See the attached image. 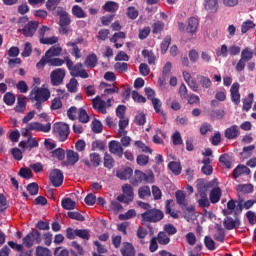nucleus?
<instances>
[{
  "instance_id": "nucleus-1",
  "label": "nucleus",
  "mask_w": 256,
  "mask_h": 256,
  "mask_svg": "<svg viewBox=\"0 0 256 256\" xmlns=\"http://www.w3.org/2000/svg\"><path fill=\"white\" fill-rule=\"evenodd\" d=\"M163 217H165V214L162 210L157 208H150L141 214L143 223H159V221H162Z\"/></svg>"
},
{
  "instance_id": "nucleus-2",
  "label": "nucleus",
  "mask_w": 256,
  "mask_h": 256,
  "mask_svg": "<svg viewBox=\"0 0 256 256\" xmlns=\"http://www.w3.org/2000/svg\"><path fill=\"white\" fill-rule=\"evenodd\" d=\"M29 97L32 103H35V101L45 103V101H49L51 91L47 88L35 87L31 90Z\"/></svg>"
},
{
  "instance_id": "nucleus-3",
  "label": "nucleus",
  "mask_w": 256,
  "mask_h": 256,
  "mask_svg": "<svg viewBox=\"0 0 256 256\" xmlns=\"http://www.w3.org/2000/svg\"><path fill=\"white\" fill-rule=\"evenodd\" d=\"M69 125L63 122H56L53 125V134L55 137H57V139H59V141H61V143L67 141L68 137H69Z\"/></svg>"
},
{
  "instance_id": "nucleus-4",
  "label": "nucleus",
  "mask_w": 256,
  "mask_h": 256,
  "mask_svg": "<svg viewBox=\"0 0 256 256\" xmlns=\"http://www.w3.org/2000/svg\"><path fill=\"white\" fill-rule=\"evenodd\" d=\"M139 183H155V174L153 172L146 174L141 170H135L132 185L137 186Z\"/></svg>"
},
{
  "instance_id": "nucleus-5",
  "label": "nucleus",
  "mask_w": 256,
  "mask_h": 256,
  "mask_svg": "<svg viewBox=\"0 0 256 256\" xmlns=\"http://www.w3.org/2000/svg\"><path fill=\"white\" fill-rule=\"evenodd\" d=\"M22 243L24 247H27V249H31L33 247V244L36 243L39 245L41 243V232L37 229H32L31 232H29L22 240Z\"/></svg>"
},
{
  "instance_id": "nucleus-6",
  "label": "nucleus",
  "mask_w": 256,
  "mask_h": 256,
  "mask_svg": "<svg viewBox=\"0 0 256 256\" xmlns=\"http://www.w3.org/2000/svg\"><path fill=\"white\" fill-rule=\"evenodd\" d=\"M233 217L227 215L223 220L224 228L227 231H233V229H239L241 227V219H239V213L237 211H234Z\"/></svg>"
},
{
  "instance_id": "nucleus-7",
  "label": "nucleus",
  "mask_w": 256,
  "mask_h": 256,
  "mask_svg": "<svg viewBox=\"0 0 256 256\" xmlns=\"http://www.w3.org/2000/svg\"><path fill=\"white\" fill-rule=\"evenodd\" d=\"M65 69L56 68L50 73L51 85L53 87H58V85H63V80L65 79Z\"/></svg>"
},
{
  "instance_id": "nucleus-8",
  "label": "nucleus",
  "mask_w": 256,
  "mask_h": 256,
  "mask_svg": "<svg viewBox=\"0 0 256 256\" xmlns=\"http://www.w3.org/2000/svg\"><path fill=\"white\" fill-rule=\"evenodd\" d=\"M49 64L50 67H62L65 65V60L61 58H41L40 61L36 64L37 69H44L45 65Z\"/></svg>"
},
{
  "instance_id": "nucleus-9",
  "label": "nucleus",
  "mask_w": 256,
  "mask_h": 256,
  "mask_svg": "<svg viewBox=\"0 0 256 256\" xmlns=\"http://www.w3.org/2000/svg\"><path fill=\"white\" fill-rule=\"evenodd\" d=\"M216 184L217 180L206 181L204 179H198L196 181V188L199 195H202V193H207L209 189H213V187H215Z\"/></svg>"
},
{
  "instance_id": "nucleus-10",
  "label": "nucleus",
  "mask_w": 256,
  "mask_h": 256,
  "mask_svg": "<svg viewBox=\"0 0 256 256\" xmlns=\"http://www.w3.org/2000/svg\"><path fill=\"white\" fill-rule=\"evenodd\" d=\"M49 179L53 187H61L63 185V179H65V177L63 176V172L60 169H53L50 172Z\"/></svg>"
},
{
  "instance_id": "nucleus-11",
  "label": "nucleus",
  "mask_w": 256,
  "mask_h": 256,
  "mask_svg": "<svg viewBox=\"0 0 256 256\" xmlns=\"http://www.w3.org/2000/svg\"><path fill=\"white\" fill-rule=\"evenodd\" d=\"M39 29V22L38 21H29L22 29V35L24 37H33L35 33Z\"/></svg>"
},
{
  "instance_id": "nucleus-12",
  "label": "nucleus",
  "mask_w": 256,
  "mask_h": 256,
  "mask_svg": "<svg viewBox=\"0 0 256 256\" xmlns=\"http://www.w3.org/2000/svg\"><path fill=\"white\" fill-rule=\"evenodd\" d=\"M92 107L95 109V111H98V113H102V115H107V102L105 100L101 99V96H96L92 100Z\"/></svg>"
},
{
  "instance_id": "nucleus-13",
  "label": "nucleus",
  "mask_w": 256,
  "mask_h": 256,
  "mask_svg": "<svg viewBox=\"0 0 256 256\" xmlns=\"http://www.w3.org/2000/svg\"><path fill=\"white\" fill-rule=\"evenodd\" d=\"M56 15L59 17V25H71V17L68 12L65 11L64 7H58L56 10Z\"/></svg>"
},
{
  "instance_id": "nucleus-14",
  "label": "nucleus",
  "mask_w": 256,
  "mask_h": 256,
  "mask_svg": "<svg viewBox=\"0 0 256 256\" xmlns=\"http://www.w3.org/2000/svg\"><path fill=\"white\" fill-rule=\"evenodd\" d=\"M61 53H63V48L59 45H54L45 52L42 59H53V57H59Z\"/></svg>"
},
{
  "instance_id": "nucleus-15",
  "label": "nucleus",
  "mask_w": 256,
  "mask_h": 256,
  "mask_svg": "<svg viewBox=\"0 0 256 256\" xmlns=\"http://www.w3.org/2000/svg\"><path fill=\"white\" fill-rule=\"evenodd\" d=\"M29 129H34V131H38L39 133H49V131H51V122H48L47 124L32 122L29 123Z\"/></svg>"
},
{
  "instance_id": "nucleus-16",
  "label": "nucleus",
  "mask_w": 256,
  "mask_h": 256,
  "mask_svg": "<svg viewBox=\"0 0 256 256\" xmlns=\"http://www.w3.org/2000/svg\"><path fill=\"white\" fill-rule=\"evenodd\" d=\"M109 151L113 155H117L118 157H123V146L117 140H111L109 142Z\"/></svg>"
},
{
  "instance_id": "nucleus-17",
  "label": "nucleus",
  "mask_w": 256,
  "mask_h": 256,
  "mask_svg": "<svg viewBox=\"0 0 256 256\" xmlns=\"http://www.w3.org/2000/svg\"><path fill=\"white\" fill-rule=\"evenodd\" d=\"M239 83L235 82L230 88L231 99L235 105L241 103V94L239 93Z\"/></svg>"
},
{
  "instance_id": "nucleus-18",
  "label": "nucleus",
  "mask_w": 256,
  "mask_h": 256,
  "mask_svg": "<svg viewBox=\"0 0 256 256\" xmlns=\"http://www.w3.org/2000/svg\"><path fill=\"white\" fill-rule=\"evenodd\" d=\"M222 195L223 192L221 191V188L219 186L212 188L209 193L210 203H212L213 205L219 203V201H221Z\"/></svg>"
},
{
  "instance_id": "nucleus-19",
  "label": "nucleus",
  "mask_w": 256,
  "mask_h": 256,
  "mask_svg": "<svg viewBox=\"0 0 256 256\" xmlns=\"http://www.w3.org/2000/svg\"><path fill=\"white\" fill-rule=\"evenodd\" d=\"M240 135L239 132V126L237 125H232L229 128H227L224 132V136L226 139H237Z\"/></svg>"
},
{
  "instance_id": "nucleus-20",
  "label": "nucleus",
  "mask_w": 256,
  "mask_h": 256,
  "mask_svg": "<svg viewBox=\"0 0 256 256\" xmlns=\"http://www.w3.org/2000/svg\"><path fill=\"white\" fill-rule=\"evenodd\" d=\"M120 253L122 256H135L137 252L133 244L124 242L123 247L120 249Z\"/></svg>"
},
{
  "instance_id": "nucleus-21",
  "label": "nucleus",
  "mask_w": 256,
  "mask_h": 256,
  "mask_svg": "<svg viewBox=\"0 0 256 256\" xmlns=\"http://www.w3.org/2000/svg\"><path fill=\"white\" fill-rule=\"evenodd\" d=\"M251 173V169L245 165H238L232 172V176L234 179H239L241 175H249Z\"/></svg>"
},
{
  "instance_id": "nucleus-22",
  "label": "nucleus",
  "mask_w": 256,
  "mask_h": 256,
  "mask_svg": "<svg viewBox=\"0 0 256 256\" xmlns=\"http://www.w3.org/2000/svg\"><path fill=\"white\" fill-rule=\"evenodd\" d=\"M204 7L208 13H217L219 9V0H205Z\"/></svg>"
},
{
  "instance_id": "nucleus-23",
  "label": "nucleus",
  "mask_w": 256,
  "mask_h": 256,
  "mask_svg": "<svg viewBox=\"0 0 256 256\" xmlns=\"http://www.w3.org/2000/svg\"><path fill=\"white\" fill-rule=\"evenodd\" d=\"M215 229L216 232L213 235L215 241H217L218 243H225V229L223 228V226L217 224Z\"/></svg>"
},
{
  "instance_id": "nucleus-24",
  "label": "nucleus",
  "mask_w": 256,
  "mask_h": 256,
  "mask_svg": "<svg viewBox=\"0 0 256 256\" xmlns=\"http://www.w3.org/2000/svg\"><path fill=\"white\" fill-rule=\"evenodd\" d=\"M197 29H199V19L190 17L188 19V26L186 27L187 33H197Z\"/></svg>"
},
{
  "instance_id": "nucleus-25",
  "label": "nucleus",
  "mask_w": 256,
  "mask_h": 256,
  "mask_svg": "<svg viewBox=\"0 0 256 256\" xmlns=\"http://www.w3.org/2000/svg\"><path fill=\"white\" fill-rule=\"evenodd\" d=\"M66 163L67 165H75L79 161V153L73 151V150H67L66 153Z\"/></svg>"
},
{
  "instance_id": "nucleus-26",
  "label": "nucleus",
  "mask_w": 256,
  "mask_h": 256,
  "mask_svg": "<svg viewBox=\"0 0 256 256\" xmlns=\"http://www.w3.org/2000/svg\"><path fill=\"white\" fill-rule=\"evenodd\" d=\"M237 209V201L231 199L227 202L226 209L222 210V214L224 217H227V215H233Z\"/></svg>"
},
{
  "instance_id": "nucleus-27",
  "label": "nucleus",
  "mask_w": 256,
  "mask_h": 256,
  "mask_svg": "<svg viewBox=\"0 0 256 256\" xmlns=\"http://www.w3.org/2000/svg\"><path fill=\"white\" fill-rule=\"evenodd\" d=\"M133 176V168L131 167H127L124 170H120L116 173V177H118V179H121L122 181H127V179H131V177Z\"/></svg>"
},
{
  "instance_id": "nucleus-28",
  "label": "nucleus",
  "mask_w": 256,
  "mask_h": 256,
  "mask_svg": "<svg viewBox=\"0 0 256 256\" xmlns=\"http://www.w3.org/2000/svg\"><path fill=\"white\" fill-rule=\"evenodd\" d=\"M175 197H176V203L178 205H180L181 209H185V206L187 205V196L185 194V192L178 190L175 193Z\"/></svg>"
},
{
  "instance_id": "nucleus-29",
  "label": "nucleus",
  "mask_w": 256,
  "mask_h": 256,
  "mask_svg": "<svg viewBox=\"0 0 256 256\" xmlns=\"http://www.w3.org/2000/svg\"><path fill=\"white\" fill-rule=\"evenodd\" d=\"M97 63H99V59L97 58V54L95 53L88 55L86 60L84 61L85 66L89 67L90 69H94V67H97Z\"/></svg>"
},
{
  "instance_id": "nucleus-30",
  "label": "nucleus",
  "mask_w": 256,
  "mask_h": 256,
  "mask_svg": "<svg viewBox=\"0 0 256 256\" xmlns=\"http://www.w3.org/2000/svg\"><path fill=\"white\" fill-rule=\"evenodd\" d=\"M199 195H200V199H198L197 201L199 207H201L202 209H207L211 207V200L207 197V193H202Z\"/></svg>"
},
{
  "instance_id": "nucleus-31",
  "label": "nucleus",
  "mask_w": 256,
  "mask_h": 256,
  "mask_svg": "<svg viewBox=\"0 0 256 256\" xmlns=\"http://www.w3.org/2000/svg\"><path fill=\"white\" fill-rule=\"evenodd\" d=\"M61 205L66 211H73L77 203L71 198H63L61 201Z\"/></svg>"
},
{
  "instance_id": "nucleus-32",
  "label": "nucleus",
  "mask_w": 256,
  "mask_h": 256,
  "mask_svg": "<svg viewBox=\"0 0 256 256\" xmlns=\"http://www.w3.org/2000/svg\"><path fill=\"white\" fill-rule=\"evenodd\" d=\"M171 203H173L172 199L166 200L165 213L166 215H170L172 219H179V213L171 209Z\"/></svg>"
},
{
  "instance_id": "nucleus-33",
  "label": "nucleus",
  "mask_w": 256,
  "mask_h": 256,
  "mask_svg": "<svg viewBox=\"0 0 256 256\" xmlns=\"http://www.w3.org/2000/svg\"><path fill=\"white\" fill-rule=\"evenodd\" d=\"M72 15L77 19H85V17H87L85 10H83L79 5H74L72 7Z\"/></svg>"
},
{
  "instance_id": "nucleus-34",
  "label": "nucleus",
  "mask_w": 256,
  "mask_h": 256,
  "mask_svg": "<svg viewBox=\"0 0 256 256\" xmlns=\"http://www.w3.org/2000/svg\"><path fill=\"white\" fill-rule=\"evenodd\" d=\"M168 169L172 171L173 175H181L182 167L181 163L177 161H171L168 164Z\"/></svg>"
},
{
  "instance_id": "nucleus-35",
  "label": "nucleus",
  "mask_w": 256,
  "mask_h": 256,
  "mask_svg": "<svg viewBox=\"0 0 256 256\" xmlns=\"http://www.w3.org/2000/svg\"><path fill=\"white\" fill-rule=\"evenodd\" d=\"M123 194L128 198V201H133L135 193L133 192V186L131 184H125L122 186Z\"/></svg>"
},
{
  "instance_id": "nucleus-36",
  "label": "nucleus",
  "mask_w": 256,
  "mask_h": 256,
  "mask_svg": "<svg viewBox=\"0 0 256 256\" xmlns=\"http://www.w3.org/2000/svg\"><path fill=\"white\" fill-rule=\"evenodd\" d=\"M118 127H119V135H127V127H129V120L127 118H120L119 123H118Z\"/></svg>"
},
{
  "instance_id": "nucleus-37",
  "label": "nucleus",
  "mask_w": 256,
  "mask_h": 256,
  "mask_svg": "<svg viewBox=\"0 0 256 256\" xmlns=\"http://www.w3.org/2000/svg\"><path fill=\"white\" fill-rule=\"evenodd\" d=\"M27 107V102L25 101V97H18L17 105L14 108L16 113H24Z\"/></svg>"
},
{
  "instance_id": "nucleus-38",
  "label": "nucleus",
  "mask_w": 256,
  "mask_h": 256,
  "mask_svg": "<svg viewBox=\"0 0 256 256\" xmlns=\"http://www.w3.org/2000/svg\"><path fill=\"white\" fill-rule=\"evenodd\" d=\"M161 135V136H159ZM165 139L167 137V134H165V132L161 131V129H157L156 130V135L153 136L152 141L153 143H155L156 145H163L164 141L162 140V138Z\"/></svg>"
},
{
  "instance_id": "nucleus-39",
  "label": "nucleus",
  "mask_w": 256,
  "mask_h": 256,
  "mask_svg": "<svg viewBox=\"0 0 256 256\" xmlns=\"http://www.w3.org/2000/svg\"><path fill=\"white\" fill-rule=\"evenodd\" d=\"M76 237L84 241H89V239H91V231H89V229H76Z\"/></svg>"
},
{
  "instance_id": "nucleus-40",
  "label": "nucleus",
  "mask_w": 256,
  "mask_h": 256,
  "mask_svg": "<svg viewBox=\"0 0 256 256\" xmlns=\"http://www.w3.org/2000/svg\"><path fill=\"white\" fill-rule=\"evenodd\" d=\"M103 9L108 13H115V11L119 9V4L113 1H108L103 5Z\"/></svg>"
},
{
  "instance_id": "nucleus-41",
  "label": "nucleus",
  "mask_w": 256,
  "mask_h": 256,
  "mask_svg": "<svg viewBox=\"0 0 256 256\" xmlns=\"http://www.w3.org/2000/svg\"><path fill=\"white\" fill-rule=\"evenodd\" d=\"M67 47H72L71 55L72 57H75V59H81V49H79V46H77L73 42H68Z\"/></svg>"
},
{
  "instance_id": "nucleus-42",
  "label": "nucleus",
  "mask_w": 256,
  "mask_h": 256,
  "mask_svg": "<svg viewBox=\"0 0 256 256\" xmlns=\"http://www.w3.org/2000/svg\"><path fill=\"white\" fill-rule=\"evenodd\" d=\"M138 197L140 199H147V197H151V188L149 186H142L138 189Z\"/></svg>"
},
{
  "instance_id": "nucleus-43",
  "label": "nucleus",
  "mask_w": 256,
  "mask_h": 256,
  "mask_svg": "<svg viewBox=\"0 0 256 256\" xmlns=\"http://www.w3.org/2000/svg\"><path fill=\"white\" fill-rule=\"evenodd\" d=\"M169 45H171V36L167 35L160 44L162 55H165V53H167V51L169 50Z\"/></svg>"
},
{
  "instance_id": "nucleus-44",
  "label": "nucleus",
  "mask_w": 256,
  "mask_h": 256,
  "mask_svg": "<svg viewBox=\"0 0 256 256\" xmlns=\"http://www.w3.org/2000/svg\"><path fill=\"white\" fill-rule=\"evenodd\" d=\"M156 239L160 245H169L171 243V238L165 232H159Z\"/></svg>"
},
{
  "instance_id": "nucleus-45",
  "label": "nucleus",
  "mask_w": 256,
  "mask_h": 256,
  "mask_svg": "<svg viewBox=\"0 0 256 256\" xmlns=\"http://www.w3.org/2000/svg\"><path fill=\"white\" fill-rule=\"evenodd\" d=\"M142 56L145 59H148L149 65H155V61H156L157 57H155V53H153V51L143 50Z\"/></svg>"
},
{
  "instance_id": "nucleus-46",
  "label": "nucleus",
  "mask_w": 256,
  "mask_h": 256,
  "mask_svg": "<svg viewBox=\"0 0 256 256\" xmlns=\"http://www.w3.org/2000/svg\"><path fill=\"white\" fill-rule=\"evenodd\" d=\"M3 101L5 105H8V107L15 105V94H13V92H7L3 96Z\"/></svg>"
},
{
  "instance_id": "nucleus-47",
  "label": "nucleus",
  "mask_w": 256,
  "mask_h": 256,
  "mask_svg": "<svg viewBox=\"0 0 256 256\" xmlns=\"http://www.w3.org/2000/svg\"><path fill=\"white\" fill-rule=\"evenodd\" d=\"M251 59H253V51L249 47L244 48L241 52V60L248 63Z\"/></svg>"
},
{
  "instance_id": "nucleus-48",
  "label": "nucleus",
  "mask_w": 256,
  "mask_h": 256,
  "mask_svg": "<svg viewBox=\"0 0 256 256\" xmlns=\"http://www.w3.org/2000/svg\"><path fill=\"white\" fill-rule=\"evenodd\" d=\"M89 114H87V110L80 108L78 110V120L80 121V123H89Z\"/></svg>"
},
{
  "instance_id": "nucleus-49",
  "label": "nucleus",
  "mask_w": 256,
  "mask_h": 256,
  "mask_svg": "<svg viewBox=\"0 0 256 256\" xmlns=\"http://www.w3.org/2000/svg\"><path fill=\"white\" fill-rule=\"evenodd\" d=\"M18 175L19 177H22V179H32L33 172L27 167H22L20 168Z\"/></svg>"
},
{
  "instance_id": "nucleus-50",
  "label": "nucleus",
  "mask_w": 256,
  "mask_h": 256,
  "mask_svg": "<svg viewBox=\"0 0 256 256\" xmlns=\"http://www.w3.org/2000/svg\"><path fill=\"white\" fill-rule=\"evenodd\" d=\"M204 245L208 251H215L217 249V247H215V240L210 236L204 237Z\"/></svg>"
},
{
  "instance_id": "nucleus-51",
  "label": "nucleus",
  "mask_w": 256,
  "mask_h": 256,
  "mask_svg": "<svg viewBox=\"0 0 256 256\" xmlns=\"http://www.w3.org/2000/svg\"><path fill=\"white\" fill-rule=\"evenodd\" d=\"M114 165H115V159H113V156L105 153L104 167H106V169H113Z\"/></svg>"
},
{
  "instance_id": "nucleus-52",
  "label": "nucleus",
  "mask_w": 256,
  "mask_h": 256,
  "mask_svg": "<svg viewBox=\"0 0 256 256\" xmlns=\"http://www.w3.org/2000/svg\"><path fill=\"white\" fill-rule=\"evenodd\" d=\"M200 85L203 89H211V86L213 85V82L211 79L207 76H200Z\"/></svg>"
},
{
  "instance_id": "nucleus-53",
  "label": "nucleus",
  "mask_w": 256,
  "mask_h": 256,
  "mask_svg": "<svg viewBox=\"0 0 256 256\" xmlns=\"http://www.w3.org/2000/svg\"><path fill=\"white\" fill-rule=\"evenodd\" d=\"M126 15L129 19H132V21H133V20L137 19V17H139V11L134 6H130L127 8Z\"/></svg>"
},
{
  "instance_id": "nucleus-54",
  "label": "nucleus",
  "mask_w": 256,
  "mask_h": 256,
  "mask_svg": "<svg viewBox=\"0 0 256 256\" xmlns=\"http://www.w3.org/2000/svg\"><path fill=\"white\" fill-rule=\"evenodd\" d=\"M92 131L93 133H103V124L98 119L92 121Z\"/></svg>"
},
{
  "instance_id": "nucleus-55",
  "label": "nucleus",
  "mask_w": 256,
  "mask_h": 256,
  "mask_svg": "<svg viewBox=\"0 0 256 256\" xmlns=\"http://www.w3.org/2000/svg\"><path fill=\"white\" fill-rule=\"evenodd\" d=\"M219 162L226 167V169H231V158L229 154H222L219 157Z\"/></svg>"
},
{
  "instance_id": "nucleus-56",
  "label": "nucleus",
  "mask_w": 256,
  "mask_h": 256,
  "mask_svg": "<svg viewBox=\"0 0 256 256\" xmlns=\"http://www.w3.org/2000/svg\"><path fill=\"white\" fill-rule=\"evenodd\" d=\"M163 29H165V23L161 21H157L152 25V33H154V35H158Z\"/></svg>"
},
{
  "instance_id": "nucleus-57",
  "label": "nucleus",
  "mask_w": 256,
  "mask_h": 256,
  "mask_svg": "<svg viewBox=\"0 0 256 256\" xmlns=\"http://www.w3.org/2000/svg\"><path fill=\"white\" fill-rule=\"evenodd\" d=\"M250 29H255V24L252 20H247L242 23L241 25V33H247Z\"/></svg>"
},
{
  "instance_id": "nucleus-58",
  "label": "nucleus",
  "mask_w": 256,
  "mask_h": 256,
  "mask_svg": "<svg viewBox=\"0 0 256 256\" xmlns=\"http://www.w3.org/2000/svg\"><path fill=\"white\" fill-rule=\"evenodd\" d=\"M137 165H140V167H145L149 163V156L145 154H140L136 158Z\"/></svg>"
},
{
  "instance_id": "nucleus-59",
  "label": "nucleus",
  "mask_w": 256,
  "mask_h": 256,
  "mask_svg": "<svg viewBox=\"0 0 256 256\" xmlns=\"http://www.w3.org/2000/svg\"><path fill=\"white\" fill-rule=\"evenodd\" d=\"M213 131V125L210 123L204 122L200 126V134L201 135H207V133H211Z\"/></svg>"
},
{
  "instance_id": "nucleus-60",
  "label": "nucleus",
  "mask_w": 256,
  "mask_h": 256,
  "mask_svg": "<svg viewBox=\"0 0 256 256\" xmlns=\"http://www.w3.org/2000/svg\"><path fill=\"white\" fill-rule=\"evenodd\" d=\"M27 191L30 195H38L39 193V184L32 182L27 185Z\"/></svg>"
},
{
  "instance_id": "nucleus-61",
  "label": "nucleus",
  "mask_w": 256,
  "mask_h": 256,
  "mask_svg": "<svg viewBox=\"0 0 256 256\" xmlns=\"http://www.w3.org/2000/svg\"><path fill=\"white\" fill-rule=\"evenodd\" d=\"M252 105H253V93H250L248 95V98L244 99L243 110L249 111L251 109Z\"/></svg>"
},
{
  "instance_id": "nucleus-62",
  "label": "nucleus",
  "mask_w": 256,
  "mask_h": 256,
  "mask_svg": "<svg viewBox=\"0 0 256 256\" xmlns=\"http://www.w3.org/2000/svg\"><path fill=\"white\" fill-rule=\"evenodd\" d=\"M36 256H53V254L51 253V250H49L48 248L38 246L36 248Z\"/></svg>"
},
{
  "instance_id": "nucleus-63",
  "label": "nucleus",
  "mask_w": 256,
  "mask_h": 256,
  "mask_svg": "<svg viewBox=\"0 0 256 256\" xmlns=\"http://www.w3.org/2000/svg\"><path fill=\"white\" fill-rule=\"evenodd\" d=\"M57 5H59L57 0H47L46 1V9L48 11H55V13H57V9L59 7H57Z\"/></svg>"
},
{
  "instance_id": "nucleus-64",
  "label": "nucleus",
  "mask_w": 256,
  "mask_h": 256,
  "mask_svg": "<svg viewBox=\"0 0 256 256\" xmlns=\"http://www.w3.org/2000/svg\"><path fill=\"white\" fill-rule=\"evenodd\" d=\"M52 157H56L59 161H63L65 159V150L63 148H57L52 151Z\"/></svg>"
}]
</instances>
